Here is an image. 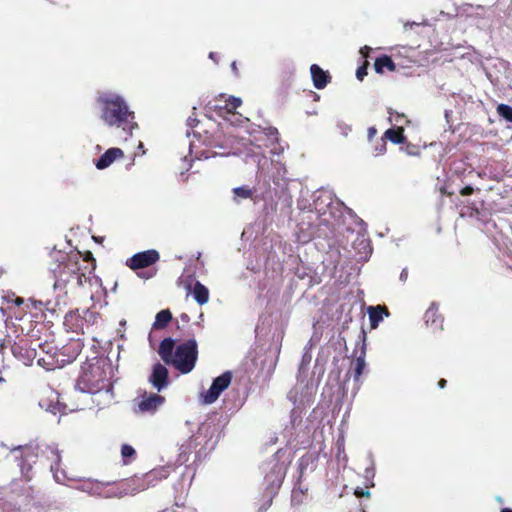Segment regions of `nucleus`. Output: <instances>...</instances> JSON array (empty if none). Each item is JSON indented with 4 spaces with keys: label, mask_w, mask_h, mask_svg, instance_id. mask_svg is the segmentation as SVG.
Returning a JSON list of instances; mask_svg holds the SVG:
<instances>
[{
    "label": "nucleus",
    "mask_w": 512,
    "mask_h": 512,
    "mask_svg": "<svg viewBox=\"0 0 512 512\" xmlns=\"http://www.w3.org/2000/svg\"><path fill=\"white\" fill-rule=\"evenodd\" d=\"M286 169L281 162L268 159L262 156L258 159L255 188L247 185L232 189V200L239 204L241 200L251 199L255 203L259 200L273 202L287 186L285 178Z\"/></svg>",
    "instance_id": "obj_1"
},
{
    "label": "nucleus",
    "mask_w": 512,
    "mask_h": 512,
    "mask_svg": "<svg viewBox=\"0 0 512 512\" xmlns=\"http://www.w3.org/2000/svg\"><path fill=\"white\" fill-rule=\"evenodd\" d=\"M113 377L111 360L105 356L88 359L81 368L75 388L83 393L99 395L105 404L114 399L110 379Z\"/></svg>",
    "instance_id": "obj_2"
},
{
    "label": "nucleus",
    "mask_w": 512,
    "mask_h": 512,
    "mask_svg": "<svg viewBox=\"0 0 512 512\" xmlns=\"http://www.w3.org/2000/svg\"><path fill=\"white\" fill-rule=\"evenodd\" d=\"M98 102L101 105V119L108 126L122 128L125 132V139L132 136V132L138 127L135 122V115L130 111L128 104L118 94L106 92L99 96Z\"/></svg>",
    "instance_id": "obj_3"
},
{
    "label": "nucleus",
    "mask_w": 512,
    "mask_h": 512,
    "mask_svg": "<svg viewBox=\"0 0 512 512\" xmlns=\"http://www.w3.org/2000/svg\"><path fill=\"white\" fill-rule=\"evenodd\" d=\"M80 253L65 254L58 252L55 261L50 265V273L54 277V290L63 291L68 285L77 287V277L83 276L79 267Z\"/></svg>",
    "instance_id": "obj_4"
},
{
    "label": "nucleus",
    "mask_w": 512,
    "mask_h": 512,
    "mask_svg": "<svg viewBox=\"0 0 512 512\" xmlns=\"http://www.w3.org/2000/svg\"><path fill=\"white\" fill-rule=\"evenodd\" d=\"M109 482L87 480L83 481L78 489L91 496L99 498H121L128 494H135L146 489L147 485L138 479H131L117 488L108 489Z\"/></svg>",
    "instance_id": "obj_5"
},
{
    "label": "nucleus",
    "mask_w": 512,
    "mask_h": 512,
    "mask_svg": "<svg viewBox=\"0 0 512 512\" xmlns=\"http://www.w3.org/2000/svg\"><path fill=\"white\" fill-rule=\"evenodd\" d=\"M313 206L319 215L326 216L329 214L334 221H339L344 212L354 216V212L345 206L342 201L336 199L334 193L329 189H319L314 193Z\"/></svg>",
    "instance_id": "obj_6"
},
{
    "label": "nucleus",
    "mask_w": 512,
    "mask_h": 512,
    "mask_svg": "<svg viewBox=\"0 0 512 512\" xmlns=\"http://www.w3.org/2000/svg\"><path fill=\"white\" fill-rule=\"evenodd\" d=\"M265 472V483L267 485L269 500L266 504L259 509V512H265L271 505L272 497L277 493V490L282 485L287 471V464L280 461V451L276 452L263 466Z\"/></svg>",
    "instance_id": "obj_7"
},
{
    "label": "nucleus",
    "mask_w": 512,
    "mask_h": 512,
    "mask_svg": "<svg viewBox=\"0 0 512 512\" xmlns=\"http://www.w3.org/2000/svg\"><path fill=\"white\" fill-rule=\"evenodd\" d=\"M198 358V346L194 338L180 343L176 346L174 357L170 363L182 374H187L193 370Z\"/></svg>",
    "instance_id": "obj_8"
},
{
    "label": "nucleus",
    "mask_w": 512,
    "mask_h": 512,
    "mask_svg": "<svg viewBox=\"0 0 512 512\" xmlns=\"http://www.w3.org/2000/svg\"><path fill=\"white\" fill-rule=\"evenodd\" d=\"M41 449L42 446L40 445H20L11 449L13 453H20V456H16V460L18 461L22 475L27 480L31 478L30 472L32 470V466L36 463L37 458L39 457V452L41 453Z\"/></svg>",
    "instance_id": "obj_9"
},
{
    "label": "nucleus",
    "mask_w": 512,
    "mask_h": 512,
    "mask_svg": "<svg viewBox=\"0 0 512 512\" xmlns=\"http://www.w3.org/2000/svg\"><path fill=\"white\" fill-rule=\"evenodd\" d=\"M232 380V373L230 371H226L220 376L216 377L210 388L201 394V401L203 404L209 405L214 403L220 394L228 388Z\"/></svg>",
    "instance_id": "obj_10"
},
{
    "label": "nucleus",
    "mask_w": 512,
    "mask_h": 512,
    "mask_svg": "<svg viewBox=\"0 0 512 512\" xmlns=\"http://www.w3.org/2000/svg\"><path fill=\"white\" fill-rule=\"evenodd\" d=\"M41 456L50 462V470L53 473L55 481L63 483L66 479V473L64 470L58 468L61 462V454L57 445L49 444L42 446Z\"/></svg>",
    "instance_id": "obj_11"
},
{
    "label": "nucleus",
    "mask_w": 512,
    "mask_h": 512,
    "mask_svg": "<svg viewBox=\"0 0 512 512\" xmlns=\"http://www.w3.org/2000/svg\"><path fill=\"white\" fill-rule=\"evenodd\" d=\"M160 258L158 251L154 249L138 252L129 258L127 266L132 270L143 269L155 264Z\"/></svg>",
    "instance_id": "obj_12"
},
{
    "label": "nucleus",
    "mask_w": 512,
    "mask_h": 512,
    "mask_svg": "<svg viewBox=\"0 0 512 512\" xmlns=\"http://www.w3.org/2000/svg\"><path fill=\"white\" fill-rule=\"evenodd\" d=\"M148 381L158 392H161L169 385L168 369L161 363L154 364Z\"/></svg>",
    "instance_id": "obj_13"
},
{
    "label": "nucleus",
    "mask_w": 512,
    "mask_h": 512,
    "mask_svg": "<svg viewBox=\"0 0 512 512\" xmlns=\"http://www.w3.org/2000/svg\"><path fill=\"white\" fill-rule=\"evenodd\" d=\"M165 401V398L155 393H144L138 402V411L154 413Z\"/></svg>",
    "instance_id": "obj_14"
},
{
    "label": "nucleus",
    "mask_w": 512,
    "mask_h": 512,
    "mask_svg": "<svg viewBox=\"0 0 512 512\" xmlns=\"http://www.w3.org/2000/svg\"><path fill=\"white\" fill-rule=\"evenodd\" d=\"M11 351L13 355L22 361L25 365L31 364L37 355L36 349L34 347H28L26 341L24 340L15 342L11 346Z\"/></svg>",
    "instance_id": "obj_15"
},
{
    "label": "nucleus",
    "mask_w": 512,
    "mask_h": 512,
    "mask_svg": "<svg viewBox=\"0 0 512 512\" xmlns=\"http://www.w3.org/2000/svg\"><path fill=\"white\" fill-rule=\"evenodd\" d=\"M85 316L93 317L94 313L90 312L88 309L83 311ZM86 319V317H84ZM64 324L71 328L74 331H77L78 329H82L83 326V317L80 316L79 311H70L65 315V321Z\"/></svg>",
    "instance_id": "obj_16"
},
{
    "label": "nucleus",
    "mask_w": 512,
    "mask_h": 512,
    "mask_svg": "<svg viewBox=\"0 0 512 512\" xmlns=\"http://www.w3.org/2000/svg\"><path fill=\"white\" fill-rule=\"evenodd\" d=\"M123 156V151L120 148H109L104 154H102L96 161V168L103 170L109 167L116 158Z\"/></svg>",
    "instance_id": "obj_17"
},
{
    "label": "nucleus",
    "mask_w": 512,
    "mask_h": 512,
    "mask_svg": "<svg viewBox=\"0 0 512 512\" xmlns=\"http://www.w3.org/2000/svg\"><path fill=\"white\" fill-rule=\"evenodd\" d=\"M175 340L168 337L164 338L160 345L158 353L161 357V359L165 362V364L170 365L173 357H174V351H175Z\"/></svg>",
    "instance_id": "obj_18"
},
{
    "label": "nucleus",
    "mask_w": 512,
    "mask_h": 512,
    "mask_svg": "<svg viewBox=\"0 0 512 512\" xmlns=\"http://www.w3.org/2000/svg\"><path fill=\"white\" fill-rule=\"evenodd\" d=\"M424 320L427 326H430L434 331L442 329L443 319L438 315V307L435 303L426 310Z\"/></svg>",
    "instance_id": "obj_19"
},
{
    "label": "nucleus",
    "mask_w": 512,
    "mask_h": 512,
    "mask_svg": "<svg viewBox=\"0 0 512 512\" xmlns=\"http://www.w3.org/2000/svg\"><path fill=\"white\" fill-rule=\"evenodd\" d=\"M367 312L369 315L370 326L372 329H376L379 323L383 320L384 316H389V311L387 308L382 307L380 305L377 306H369L367 308Z\"/></svg>",
    "instance_id": "obj_20"
},
{
    "label": "nucleus",
    "mask_w": 512,
    "mask_h": 512,
    "mask_svg": "<svg viewBox=\"0 0 512 512\" xmlns=\"http://www.w3.org/2000/svg\"><path fill=\"white\" fill-rule=\"evenodd\" d=\"M310 72L313 80V85L317 89H323L329 82V75L327 72L322 70L318 65L313 64L310 67Z\"/></svg>",
    "instance_id": "obj_21"
},
{
    "label": "nucleus",
    "mask_w": 512,
    "mask_h": 512,
    "mask_svg": "<svg viewBox=\"0 0 512 512\" xmlns=\"http://www.w3.org/2000/svg\"><path fill=\"white\" fill-rule=\"evenodd\" d=\"M362 336H363V343H362V347H361V354L356 358L355 363H354L353 378H354V381H356V382L359 380V378L362 375L363 370H364V368L366 366V362H365V354H366L365 338H366V333H365L364 330L362 331Z\"/></svg>",
    "instance_id": "obj_22"
},
{
    "label": "nucleus",
    "mask_w": 512,
    "mask_h": 512,
    "mask_svg": "<svg viewBox=\"0 0 512 512\" xmlns=\"http://www.w3.org/2000/svg\"><path fill=\"white\" fill-rule=\"evenodd\" d=\"M86 285L91 288H95V290L91 291V293H98V289L102 288V281L98 276L92 275V272H89V275L83 273V276L77 277V287H85Z\"/></svg>",
    "instance_id": "obj_23"
},
{
    "label": "nucleus",
    "mask_w": 512,
    "mask_h": 512,
    "mask_svg": "<svg viewBox=\"0 0 512 512\" xmlns=\"http://www.w3.org/2000/svg\"><path fill=\"white\" fill-rule=\"evenodd\" d=\"M193 297L199 305L206 304L209 300L208 288L199 281H197L193 288Z\"/></svg>",
    "instance_id": "obj_24"
},
{
    "label": "nucleus",
    "mask_w": 512,
    "mask_h": 512,
    "mask_svg": "<svg viewBox=\"0 0 512 512\" xmlns=\"http://www.w3.org/2000/svg\"><path fill=\"white\" fill-rule=\"evenodd\" d=\"M170 466H162L151 470L145 476L147 484H151L154 480L166 479L170 473Z\"/></svg>",
    "instance_id": "obj_25"
},
{
    "label": "nucleus",
    "mask_w": 512,
    "mask_h": 512,
    "mask_svg": "<svg viewBox=\"0 0 512 512\" xmlns=\"http://www.w3.org/2000/svg\"><path fill=\"white\" fill-rule=\"evenodd\" d=\"M384 68L389 71H394L396 69V65L390 56L383 55L375 60L374 69L377 73H383Z\"/></svg>",
    "instance_id": "obj_26"
},
{
    "label": "nucleus",
    "mask_w": 512,
    "mask_h": 512,
    "mask_svg": "<svg viewBox=\"0 0 512 512\" xmlns=\"http://www.w3.org/2000/svg\"><path fill=\"white\" fill-rule=\"evenodd\" d=\"M172 320V313L169 309H163L158 312L155 316L153 328L156 330L165 328L168 323Z\"/></svg>",
    "instance_id": "obj_27"
},
{
    "label": "nucleus",
    "mask_w": 512,
    "mask_h": 512,
    "mask_svg": "<svg viewBox=\"0 0 512 512\" xmlns=\"http://www.w3.org/2000/svg\"><path fill=\"white\" fill-rule=\"evenodd\" d=\"M39 406L52 414H56L57 412H61V408L63 407L61 403L56 399H42L39 402Z\"/></svg>",
    "instance_id": "obj_28"
},
{
    "label": "nucleus",
    "mask_w": 512,
    "mask_h": 512,
    "mask_svg": "<svg viewBox=\"0 0 512 512\" xmlns=\"http://www.w3.org/2000/svg\"><path fill=\"white\" fill-rule=\"evenodd\" d=\"M191 443H192V439H189L187 441V443L182 444L179 447V455H178V459H177L178 464L181 465V464L185 463L186 461H188V455L192 448Z\"/></svg>",
    "instance_id": "obj_29"
},
{
    "label": "nucleus",
    "mask_w": 512,
    "mask_h": 512,
    "mask_svg": "<svg viewBox=\"0 0 512 512\" xmlns=\"http://www.w3.org/2000/svg\"><path fill=\"white\" fill-rule=\"evenodd\" d=\"M497 113L500 117L512 123V106L508 104H499L497 106Z\"/></svg>",
    "instance_id": "obj_30"
},
{
    "label": "nucleus",
    "mask_w": 512,
    "mask_h": 512,
    "mask_svg": "<svg viewBox=\"0 0 512 512\" xmlns=\"http://www.w3.org/2000/svg\"><path fill=\"white\" fill-rule=\"evenodd\" d=\"M375 477V467H374V462L373 460H371V465L369 467H367L364 471V478H365V486L367 488L369 487H374V479Z\"/></svg>",
    "instance_id": "obj_31"
},
{
    "label": "nucleus",
    "mask_w": 512,
    "mask_h": 512,
    "mask_svg": "<svg viewBox=\"0 0 512 512\" xmlns=\"http://www.w3.org/2000/svg\"><path fill=\"white\" fill-rule=\"evenodd\" d=\"M385 138L389 139L392 143L400 144L403 143L405 140V137L402 133H398L394 129H388L384 133Z\"/></svg>",
    "instance_id": "obj_32"
},
{
    "label": "nucleus",
    "mask_w": 512,
    "mask_h": 512,
    "mask_svg": "<svg viewBox=\"0 0 512 512\" xmlns=\"http://www.w3.org/2000/svg\"><path fill=\"white\" fill-rule=\"evenodd\" d=\"M311 361V355H309L308 353H305L302 357V361H301V364L299 366V374H298V377H301L302 374L306 373V371L308 370V366H309V363Z\"/></svg>",
    "instance_id": "obj_33"
},
{
    "label": "nucleus",
    "mask_w": 512,
    "mask_h": 512,
    "mask_svg": "<svg viewBox=\"0 0 512 512\" xmlns=\"http://www.w3.org/2000/svg\"><path fill=\"white\" fill-rule=\"evenodd\" d=\"M135 449L128 445V444H123L122 447H121V455L124 459H130V458H133L135 456Z\"/></svg>",
    "instance_id": "obj_34"
},
{
    "label": "nucleus",
    "mask_w": 512,
    "mask_h": 512,
    "mask_svg": "<svg viewBox=\"0 0 512 512\" xmlns=\"http://www.w3.org/2000/svg\"><path fill=\"white\" fill-rule=\"evenodd\" d=\"M337 128L339 130V132L343 135V136H348V134L351 132L352 130V127L344 122H338L337 123Z\"/></svg>",
    "instance_id": "obj_35"
},
{
    "label": "nucleus",
    "mask_w": 512,
    "mask_h": 512,
    "mask_svg": "<svg viewBox=\"0 0 512 512\" xmlns=\"http://www.w3.org/2000/svg\"><path fill=\"white\" fill-rule=\"evenodd\" d=\"M375 155L378 156V155H381V154H384L385 151H386V141L385 139H380V141L375 145Z\"/></svg>",
    "instance_id": "obj_36"
},
{
    "label": "nucleus",
    "mask_w": 512,
    "mask_h": 512,
    "mask_svg": "<svg viewBox=\"0 0 512 512\" xmlns=\"http://www.w3.org/2000/svg\"><path fill=\"white\" fill-rule=\"evenodd\" d=\"M33 305L35 308L44 306L46 310L48 311H55V305H52L51 301H47L46 303H43L42 301H33Z\"/></svg>",
    "instance_id": "obj_37"
},
{
    "label": "nucleus",
    "mask_w": 512,
    "mask_h": 512,
    "mask_svg": "<svg viewBox=\"0 0 512 512\" xmlns=\"http://www.w3.org/2000/svg\"><path fill=\"white\" fill-rule=\"evenodd\" d=\"M263 132L267 137L274 138L278 141V130L275 127L264 128Z\"/></svg>",
    "instance_id": "obj_38"
},
{
    "label": "nucleus",
    "mask_w": 512,
    "mask_h": 512,
    "mask_svg": "<svg viewBox=\"0 0 512 512\" xmlns=\"http://www.w3.org/2000/svg\"><path fill=\"white\" fill-rule=\"evenodd\" d=\"M367 75V65H362L360 67H358V69L356 70V77L358 80L362 81L364 76Z\"/></svg>",
    "instance_id": "obj_39"
},
{
    "label": "nucleus",
    "mask_w": 512,
    "mask_h": 512,
    "mask_svg": "<svg viewBox=\"0 0 512 512\" xmlns=\"http://www.w3.org/2000/svg\"><path fill=\"white\" fill-rule=\"evenodd\" d=\"M354 495L358 498H361V497H370L371 493L369 490H364L362 488H357L355 489L354 491Z\"/></svg>",
    "instance_id": "obj_40"
},
{
    "label": "nucleus",
    "mask_w": 512,
    "mask_h": 512,
    "mask_svg": "<svg viewBox=\"0 0 512 512\" xmlns=\"http://www.w3.org/2000/svg\"><path fill=\"white\" fill-rule=\"evenodd\" d=\"M241 103H242V101L238 97L231 96L229 98V105L231 106L232 109L239 107L241 105Z\"/></svg>",
    "instance_id": "obj_41"
},
{
    "label": "nucleus",
    "mask_w": 512,
    "mask_h": 512,
    "mask_svg": "<svg viewBox=\"0 0 512 512\" xmlns=\"http://www.w3.org/2000/svg\"><path fill=\"white\" fill-rule=\"evenodd\" d=\"M198 123H199V120H198L197 118H195V117L190 116V117L187 119V126H188L189 128H191V129H192V128H194V127H196V126L198 125Z\"/></svg>",
    "instance_id": "obj_42"
},
{
    "label": "nucleus",
    "mask_w": 512,
    "mask_h": 512,
    "mask_svg": "<svg viewBox=\"0 0 512 512\" xmlns=\"http://www.w3.org/2000/svg\"><path fill=\"white\" fill-rule=\"evenodd\" d=\"M407 278H408V269L407 268H403L401 273H400V276H399V279L401 282H406L407 281Z\"/></svg>",
    "instance_id": "obj_43"
},
{
    "label": "nucleus",
    "mask_w": 512,
    "mask_h": 512,
    "mask_svg": "<svg viewBox=\"0 0 512 512\" xmlns=\"http://www.w3.org/2000/svg\"><path fill=\"white\" fill-rule=\"evenodd\" d=\"M367 132H368V135H367L368 136V140L371 141L373 139V137L376 135L377 129L374 126H371V127L368 128Z\"/></svg>",
    "instance_id": "obj_44"
},
{
    "label": "nucleus",
    "mask_w": 512,
    "mask_h": 512,
    "mask_svg": "<svg viewBox=\"0 0 512 512\" xmlns=\"http://www.w3.org/2000/svg\"><path fill=\"white\" fill-rule=\"evenodd\" d=\"M474 189L471 186H466L461 190V194L464 196L471 195L473 193Z\"/></svg>",
    "instance_id": "obj_45"
},
{
    "label": "nucleus",
    "mask_w": 512,
    "mask_h": 512,
    "mask_svg": "<svg viewBox=\"0 0 512 512\" xmlns=\"http://www.w3.org/2000/svg\"><path fill=\"white\" fill-rule=\"evenodd\" d=\"M38 347L46 353H51V347L47 343H39Z\"/></svg>",
    "instance_id": "obj_46"
},
{
    "label": "nucleus",
    "mask_w": 512,
    "mask_h": 512,
    "mask_svg": "<svg viewBox=\"0 0 512 512\" xmlns=\"http://www.w3.org/2000/svg\"><path fill=\"white\" fill-rule=\"evenodd\" d=\"M209 58L212 59L215 63L218 62V54L216 52H210Z\"/></svg>",
    "instance_id": "obj_47"
},
{
    "label": "nucleus",
    "mask_w": 512,
    "mask_h": 512,
    "mask_svg": "<svg viewBox=\"0 0 512 512\" xmlns=\"http://www.w3.org/2000/svg\"><path fill=\"white\" fill-rule=\"evenodd\" d=\"M370 50H371V48H370V47H368V46H364L363 48H361V49H360V53H361L364 57H366V52H369Z\"/></svg>",
    "instance_id": "obj_48"
},
{
    "label": "nucleus",
    "mask_w": 512,
    "mask_h": 512,
    "mask_svg": "<svg viewBox=\"0 0 512 512\" xmlns=\"http://www.w3.org/2000/svg\"><path fill=\"white\" fill-rule=\"evenodd\" d=\"M297 495H298V492L294 490L293 493H292V502L293 503H295V502L300 503L301 502L300 500H297Z\"/></svg>",
    "instance_id": "obj_49"
},
{
    "label": "nucleus",
    "mask_w": 512,
    "mask_h": 512,
    "mask_svg": "<svg viewBox=\"0 0 512 512\" xmlns=\"http://www.w3.org/2000/svg\"><path fill=\"white\" fill-rule=\"evenodd\" d=\"M447 381L445 379H440L438 382V386L440 388H444L446 386Z\"/></svg>",
    "instance_id": "obj_50"
},
{
    "label": "nucleus",
    "mask_w": 512,
    "mask_h": 512,
    "mask_svg": "<svg viewBox=\"0 0 512 512\" xmlns=\"http://www.w3.org/2000/svg\"><path fill=\"white\" fill-rule=\"evenodd\" d=\"M6 348V340L0 339V351Z\"/></svg>",
    "instance_id": "obj_51"
},
{
    "label": "nucleus",
    "mask_w": 512,
    "mask_h": 512,
    "mask_svg": "<svg viewBox=\"0 0 512 512\" xmlns=\"http://www.w3.org/2000/svg\"><path fill=\"white\" fill-rule=\"evenodd\" d=\"M181 319H182V321H184V322H188V321H189V316H188L187 314H182V315H181Z\"/></svg>",
    "instance_id": "obj_52"
},
{
    "label": "nucleus",
    "mask_w": 512,
    "mask_h": 512,
    "mask_svg": "<svg viewBox=\"0 0 512 512\" xmlns=\"http://www.w3.org/2000/svg\"><path fill=\"white\" fill-rule=\"evenodd\" d=\"M231 68H232V70H233L234 72H237V67H236V62H235V61H234V62H232V64H231Z\"/></svg>",
    "instance_id": "obj_53"
},
{
    "label": "nucleus",
    "mask_w": 512,
    "mask_h": 512,
    "mask_svg": "<svg viewBox=\"0 0 512 512\" xmlns=\"http://www.w3.org/2000/svg\"><path fill=\"white\" fill-rule=\"evenodd\" d=\"M192 149H193V143L190 142L189 143V152H190V154H192Z\"/></svg>",
    "instance_id": "obj_54"
},
{
    "label": "nucleus",
    "mask_w": 512,
    "mask_h": 512,
    "mask_svg": "<svg viewBox=\"0 0 512 512\" xmlns=\"http://www.w3.org/2000/svg\"><path fill=\"white\" fill-rule=\"evenodd\" d=\"M501 512H512V509L510 508H503Z\"/></svg>",
    "instance_id": "obj_55"
},
{
    "label": "nucleus",
    "mask_w": 512,
    "mask_h": 512,
    "mask_svg": "<svg viewBox=\"0 0 512 512\" xmlns=\"http://www.w3.org/2000/svg\"><path fill=\"white\" fill-rule=\"evenodd\" d=\"M496 500H497L500 504H502V503H503V499H502L500 496H497V497H496Z\"/></svg>",
    "instance_id": "obj_56"
},
{
    "label": "nucleus",
    "mask_w": 512,
    "mask_h": 512,
    "mask_svg": "<svg viewBox=\"0 0 512 512\" xmlns=\"http://www.w3.org/2000/svg\"><path fill=\"white\" fill-rule=\"evenodd\" d=\"M408 25L412 27L413 25H416V23H415V22L407 23V24L405 25V27H407Z\"/></svg>",
    "instance_id": "obj_57"
},
{
    "label": "nucleus",
    "mask_w": 512,
    "mask_h": 512,
    "mask_svg": "<svg viewBox=\"0 0 512 512\" xmlns=\"http://www.w3.org/2000/svg\"><path fill=\"white\" fill-rule=\"evenodd\" d=\"M303 462H304V458L301 459V462H300V467L301 469L303 468Z\"/></svg>",
    "instance_id": "obj_58"
},
{
    "label": "nucleus",
    "mask_w": 512,
    "mask_h": 512,
    "mask_svg": "<svg viewBox=\"0 0 512 512\" xmlns=\"http://www.w3.org/2000/svg\"><path fill=\"white\" fill-rule=\"evenodd\" d=\"M445 117L446 118L449 117V111H447V110L445 111Z\"/></svg>",
    "instance_id": "obj_59"
},
{
    "label": "nucleus",
    "mask_w": 512,
    "mask_h": 512,
    "mask_svg": "<svg viewBox=\"0 0 512 512\" xmlns=\"http://www.w3.org/2000/svg\"><path fill=\"white\" fill-rule=\"evenodd\" d=\"M4 378L0 376V383L4 382Z\"/></svg>",
    "instance_id": "obj_60"
},
{
    "label": "nucleus",
    "mask_w": 512,
    "mask_h": 512,
    "mask_svg": "<svg viewBox=\"0 0 512 512\" xmlns=\"http://www.w3.org/2000/svg\"><path fill=\"white\" fill-rule=\"evenodd\" d=\"M190 167H191V162L188 164L186 170L190 169Z\"/></svg>",
    "instance_id": "obj_61"
},
{
    "label": "nucleus",
    "mask_w": 512,
    "mask_h": 512,
    "mask_svg": "<svg viewBox=\"0 0 512 512\" xmlns=\"http://www.w3.org/2000/svg\"><path fill=\"white\" fill-rule=\"evenodd\" d=\"M359 222L361 225H363V226L365 225L364 221L360 220Z\"/></svg>",
    "instance_id": "obj_62"
},
{
    "label": "nucleus",
    "mask_w": 512,
    "mask_h": 512,
    "mask_svg": "<svg viewBox=\"0 0 512 512\" xmlns=\"http://www.w3.org/2000/svg\"><path fill=\"white\" fill-rule=\"evenodd\" d=\"M142 147H143V144H142V143H140V144H139V149H142Z\"/></svg>",
    "instance_id": "obj_63"
},
{
    "label": "nucleus",
    "mask_w": 512,
    "mask_h": 512,
    "mask_svg": "<svg viewBox=\"0 0 512 512\" xmlns=\"http://www.w3.org/2000/svg\"><path fill=\"white\" fill-rule=\"evenodd\" d=\"M362 512H365L364 510Z\"/></svg>",
    "instance_id": "obj_64"
}]
</instances>
